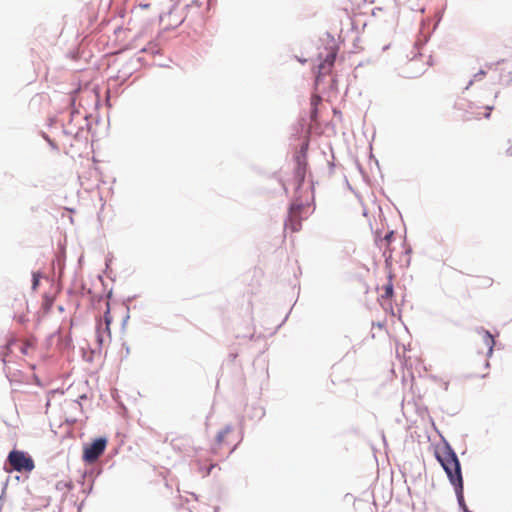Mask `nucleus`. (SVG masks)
<instances>
[{
    "instance_id": "1",
    "label": "nucleus",
    "mask_w": 512,
    "mask_h": 512,
    "mask_svg": "<svg viewBox=\"0 0 512 512\" xmlns=\"http://www.w3.org/2000/svg\"><path fill=\"white\" fill-rule=\"evenodd\" d=\"M436 458L446 472L450 483L453 485L458 500L463 499V478L460 462L456 453L449 446H445L436 452Z\"/></svg>"
},
{
    "instance_id": "2",
    "label": "nucleus",
    "mask_w": 512,
    "mask_h": 512,
    "mask_svg": "<svg viewBox=\"0 0 512 512\" xmlns=\"http://www.w3.org/2000/svg\"><path fill=\"white\" fill-rule=\"evenodd\" d=\"M107 309L104 313L103 319H100L96 325V341L98 345V351L108 346L111 342V331L110 324L112 322V316L110 315L109 303L106 304Z\"/></svg>"
},
{
    "instance_id": "3",
    "label": "nucleus",
    "mask_w": 512,
    "mask_h": 512,
    "mask_svg": "<svg viewBox=\"0 0 512 512\" xmlns=\"http://www.w3.org/2000/svg\"><path fill=\"white\" fill-rule=\"evenodd\" d=\"M309 205L304 203L294 202L289 210V216L285 222V229H290L292 232L300 231L302 227V220L306 218Z\"/></svg>"
},
{
    "instance_id": "4",
    "label": "nucleus",
    "mask_w": 512,
    "mask_h": 512,
    "mask_svg": "<svg viewBox=\"0 0 512 512\" xmlns=\"http://www.w3.org/2000/svg\"><path fill=\"white\" fill-rule=\"evenodd\" d=\"M9 465L18 472H31L34 467V460L24 451L12 450L7 458Z\"/></svg>"
},
{
    "instance_id": "5",
    "label": "nucleus",
    "mask_w": 512,
    "mask_h": 512,
    "mask_svg": "<svg viewBox=\"0 0 512 512\" xmlns=\"http://www.w3.org/2000/svg\"><path fill=\"white\" fill-rule=\"evenodd\" d=\"M232 434L233 429L231 426L225 427L217 434L214 446L212 447L214 454L221 453L223 449H227L229 452L233 451L235 445H233Z\"/></svg>"
},
{
    "instance_id": "6",
    "label": "nucleus",
    "mask_w": 512,
    "mask_h": 512,
    "mask_svg": "<svg viewBox=\"0 0 512 512\" xmlns=\"http://www.w3.org/2000/svg\"><path fill=\"white\" fill-rule=\"evenodd\" d=\"M106 443V440L103 438L94 440L89 446L84 448L83 460L87 463L95 462L103 454Z\"/></svg>"
},
{
    "instance_id": "7",
    "label": "nucleus",
    "mask_w": 512,
    "mask_h": 512,
    "mask_svg": "<svg viewBox=\"0 0 512 512\" xmlns=\"http://www.w3.org/2000/svg\"><path fill=\"white\" fill-rule=\"evenodd\" d=\"M394 238L393 231H390L385 234L384 237H377L375 242L377 247L382 251L383 257L385 258V263L387 267L391 266L392 253L393 249L391 247L392 241Z\"/></svg>"
},
{
    "instance_id": "8",
    "label": "nucleus",
    "mask_w": 512,
    "mask_h": 512,
    "mask_svg": "<svg viewBox=\"0 0 512 512\" xmlns=\"http://www.w3.org/2000/svg\"><path fill=\"white\" fill-rule=\"evenodd\" d=\"M336 59V51L334 49H330L325 57L323 58V61L318 66V72L316 75V84H319L321 77L330 74L332 71V68L334 66V62Z\"/></svg>"
},
{
    "instance_id": "9",
    "label": "nucleus",
    "mask_w": 512,
    "mask_h": 512,
    "mask_svg": "<svg viewBox=\"0 0 512 512\" xmlns=\"http://www.w3.org/2000/svg\"><path fill=\"white\" fill-rule=\"evenodd\" d=\"M348 3L345 5V10L352 14H361V9L366 5L367 0H347Z\"/></svg>"
},
{
    "instance_id": "10",
    "label": "nucleus",
    "mask_w": 512,
    "mask_h": 512,
    "mask_svg": "<svg viewBox=\"0 0 512 512\" xmlns=\"http://www.w3.org/2000/svg\"><path fill=\"white\" fill-rule=\"evenodd\" d=\"M392 279L393 275L391 271H389L388 283L382 287L383 293L381 294V297L384 299H391L394 294Z\"/></svg>"
},
{
    "instance_id": "11",
    "label": "nucleus",
    "mask_w": 512,
    "mask_h": 512,
    "mask_svg": "<svg viewBox=\"0 0 512 512\" xmlns=\"http://www.w3.org/2000/svg\"><path fill=\"white\" fill-rule=\"evenodd\" d=\"M321 97L319 95H312L311 97V107H312V110H311V120L312 121H316L317 119V107L318 105L321 103Z\"/></svg>"
},
{
    "instance_id": "12",
    "label": "nucleus",
    "mask_w": 512,
    "mask_h": 512,
    "mask_svg": "<svg viewBox=\"0 0 512 512\" xmlns=\"http://www.w3.org/2000/svg\"><path fill=\"white\" fill-rule=\"evenodd\" d=\"M493 284V279L489 276H479L477 279L476 287L477 288H489Z\"/></svg>"
},
{
    "instance_id": "13",
    "label": "nucleus",
    "mask_w": 512,
    "mask_h": 512,
    "mask_svg": "<svg viewBox=\"0 0 512 512\" xmlns=\"http://www.w3.org/2000/svg\"><path fill=\"white\" fill-rule=\"evenodd\" d=\"M484 341H485V344L488 349L487 354L491 355L493 352V347L495 345V340H494L493 336L489 332H485Z\"/></svg>"
},
{
    "instance_id": "14",
    "label": "nucleus",
    "mask_w": 512,
    "mask_h": 512,
    "mask_svg": "<svg viewBox=\"0 0 512 512\" xmlns=\"http://www.w3.org/2000/svg\"><path fill=\"white\" fill-rule=\"evenodd\" d=\"M296 175H297V181L299 184H301L305 177V169L301 166L300 163H298L297 169H296Z\"/></svg>"
},
{
    "instance_id": "15",
    "label": "nucleus",
    "mask_w": 512,
    "mask_h": 512,
    "mask_svg": "<svg viewBox=\"0 0 512 512\" xmlns=\"http://www.w3.org/2000/svg\"><path fill=\"white\" fill-rule=\"evenodd\" d=\"M149 8H150V4H149V3H145V4L140 3V4H138V5L134 8V10H135V11H137L138 9H139V10H143V9H149Z\"/></svg>"
},
{
    "instance_id": "16",
    "label": "nucleus",
    "mask_w": 512,
    "mask_h": 512,
    "mask_svg": "<svg viewBox=\"0 0 512 512\" xmlns=\"http://www.w3.org/2000/svg\"><path fill=\"white\" fill-rule=\"evenodd\" d=\"M38 284H39V278H38L37 274H33V285H32L33 289H36Z\"/></svg>"
},
{
    "instance_id": "17",
    "label": "nucleus",
    "mask_w": 512,
    "mask_h": 512,
    "mask_svg": "<svg viewBox=\"0 0 512 512\" xmlns=\"http://www.w3.org/2000/svg\"><path fill=\"white\" fill-rule=\"evenodd\" d=\"M52 302H53V301H52V299H50V298H46V300H45V304H44V305H45V309H46L47 311H48V310H50V308H51V306H52Z\"/></svg>"
},
{
    "instance_id": "18",
    "label": "nucleus",
    "mask_w": 512,
    "mask_h": 512,
    "mask_svg": "<svg viewBox=\"0 0 512 512\" xmlns=\"http://www.w3.org/2000/svg\"><path fill=\"white\" fill-rule=\"evenodd\" d=\"M470 119H471V118H470L469 116H466V115H464V116L462 117V120H464V121H468V120H470Z\"/></svg>"
},
{
    "instance_id": "19",
    "label": "nucleus",
    "mask_w": 512,
    "mask_h": 512,
    "mask_svg": "<svg viewBox=\"0 0 512 512\" xmlns=\"http://www.w3.org/2000/svg\"><path fill=\"white\" fill-rule=\"evenodd\" d=\"M487 109H488L489 111H491V109H492V108H491V107H487ZM489 115H490V112L486 113V114H485V117H489Z\"/></svg>"
},
{
    "instance_id": "20",
    "label": "nucleus",
    "mask_w": 512,
    "mask_h": 512,
    "mask_svg": "<svg viewBox=\"0 0 512 512\" xmlns=\"http://www.w3.org/2000/svg\"><path fill=\"white\" fill-rule=\"evenodd\" d=\"M479 74H480L481 76H485V74H486V73H485V71L481 70V71L479 72Z\"/></svg>"
}]
</instances>
